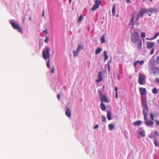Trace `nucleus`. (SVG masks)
<instances>
[{
  "instance_id": "nucleus-20",
  "label": "nucleus",
  "mask_w": 159,
  "mask_h": 159,
  "mask_svg": "<svg viewBox=\"0 0 159 159\" xmlns=\"http://www.w3.org/2000/svg\"><path fill=\"white\" fill-rule=\"evenodd\" d=\"M116 7L115 5V4L113 5L112 9V13L113 16L115 15Z\"/></svg>"
},
{
  "instance_id": "nucleus-16",
  "label": "nucleus",
  "mask_w": 159,
  "mask_h": 159,
  "mask_svg": "<svg viewBox=\"0 0 159 159\" xmlns=\"http://www.w3.org/2000/svg\"><path fill=\"white\" fill-rule=\"evenodd\" d=\"M66 115L68 117H69L71 116V111L69 109L67 108L65 112Z\"/></svg>"
},
{
  "instance_id": "nucleus-7",
  "label": "nucleus",
  "mask_w": 159,
  "mask_h": 159,
  "mask_svg": "<svg viewBox=\"0 0 159 159\" xmlns=\"http://www.w3.org/2000/svg\"><path fill=\"white\" fill-rule=\"evenodd\" d=\"M149 69L154 75H158L159 74V69L158 68L154 67L152 68H149Z\"/></svg>"
},
{
  "instance_id": "nucleus-39",
  "label": "nucleus",
  "mask_w": 159,
  "mask_h": 159,
  "mask_svg": "<svg viewBox=\"0 0 159 159\" xmlns=\"http://www.w3.org/2000/svg\"><path fill=\"white\" fill-rule=\"evenodd\" d=\"M55 71V67L54 66L53 67L52 69L51 73L52 74H53Z\"/></svg>"
},
{
  "instance_id": "nucleus-42",
  "label": "nucleus",
  "mask_w": 159,
  "mask_h": 159,
  "mask_svg": "<svg viewBox=\"0 0 159 159\" xmlns=\"http://www.w3.org/2000/svg\"><path fill=\"white\" fill-rule=\"evenodd\" d=\"M154 48H153L152 49V50L151 51V52H150L151 54L152 55L154 53Z\"/></svg>"
},
{
  "instance_id": "nucleus-36",
  "label": "nucleus",
  "mask_w": 159,
  "mask_h": 159,
  "mask_svg": "<svg viewBox=\"0 0 159 159\" xmlns=\"http://www.w3.org/2000/svg\"><path fill=\"white\" fill-rule=\"evenodd\" d=\"M50 61L49 60H48L46 62V65L48 68H50Z\"/></svg>"
},
{
  "instance_id": "nucleus-48",
  "label": "nucleus",
  "mask_w": 159,
  "mask_h": 159,
  "mask_svg": "<svg viewBox=\"0 0 159 159\" xmlns=\"http://www.w3.org/2000/svg\"><path fill=\"white\" fill-rule=\"evenodd\" d=\"M43 32L45 33L46 34H48V32L47 31V29H46V30H43Z\"/></svg>"
},
{
  "instance_id": "nucleus-49",
  "label": "nucleus",
  "mask_w": 159,
  "mask_h": 159,
  "mask_svg": "<svg viewBox=\"0 0 159 159\" xmlns=\"http://www.w3.org/2000/svg\"><path fill=\"white\" fill-rule=\"evenodd\" d=\"M156 123V124L158 125H159V121H158V120H156L155 121Z\"/></svg>"
},
{
  "instance_id": "nucleus-61",
  "label": "nucleus",
  "mask_w": 159,
  "mask_h": 159,
  "mask_svg": "<svg viewBox=\"0 0 159 159\" xmlns=\"http://www.w3.org/2000/svg\"><path fill=\"white\" fill-rule=\"evenodd\" d=\"M24 20H23V21H24Z\"/></svg>"
},
{
  "instance_id": "nucleus-45",
  "label": "nucleus",
  "mask_w": 159,
  "mask_h": 159,
  "mask_svg": "<svg viewBox=\"0 0 159 159\" xmlns=\"http://www.w3.org/2000/svg\"><path fill=\"white\" fill-rule=\"evenodd\" d=\"M57 99L59 100H60V96L59 94H58L57 96Z\"/></svg>"
},
{
  "instance_id": "nucleus-37",
  "label": "nucleus",
  "mask_w": 159,
  "mask_h": 159,
  "mask_svg": "<svg viewBox=\"0 0 159 159\" xmlns=\"http://www.w3.org/2000/svg\"><path fill=\"white\" fill-rule=\"evenodd\" d=\"M151 119L152 120H154V115L152 113L150 114Z\"/></svg>"
},
{
  "instance_id": "nucleus-33",
  "label": "nucleus",
  "mask_w": 159,
  "mask_h": 159,
  "mask_svg": "<svg viewBox=\"0 0 159 159\" xmlns=\"http://www.w3.org/2000/svg\"><path fill=\"white\" fill-rule=\"evenodd\" d=\"M152 92L153 94H156L158 93L157 89L156 88H154L152 89Z\"/></svg>"
},
{
  "instance_id": "nucleus-19",
  "label": "nucleus",
  "mask_w": 159,
  "mask_h": 159,
  "mask_svg": "<svg viewBox=\"0 0 159 159\" xmlns=\"http://www.w3.org/2000/svg\"><path fill=\"white\" fill-rule=\"evenodd\" d=\"M142 124V121L140 120L137 121L133 123V124L135 126H139Z\"/></svg>"
},
{
  "instance_id": "nucleus-6",
  "label": "nucleus",
  "mask_w": 159,
  "mask_h": 159,
  "mask_svg": "<svg viewBox=\"0 0 159 159\" xmlns=\"http://www.w3.org/2000/svg\"><path fill=\"white\" fill-rule=\"evenodd\" d=\"M98 95L100 96V100L101 102L107 103L109 102L107 98L106 95H102L101 93H99Z\"/></svg>"
},
{
  "instance_id": "nucleus-30",
  "label": "nucleus",
  "mask_w": 159,
  "mask_h": 159,
  "mask_svg": "<svg viewBox=\"0 0 159 159\" xmlns=\"http://www.w3.org/2000/svg\"><path fill=\"white\" fill-rule=\"evenodd\" d=\"M101 2L100 0H95V4L99 7V5L101 4Z\"/></svg>"
},
{
  "instance_id": "nucleus-43",
  "label": "nucleus",
  "mask_w": 159,
  "mask_h": 159,
  "mask_svg": "<svg viewBox=\"0 0 159 159\" xmlns=\"http://www.w3.org/2000/svg\"><path fill=\"white\" fill-rule=\"evenodd\" d=\"M156 61L157 63L159 64V56L157 57Z\"/></svg>"
},
{
  "instance_id": "nucleus-13",
  "label": "nucleus",
  "mask_w": 159,
  "mask_h": 159,
  "mask_svg": "<svg viewBox=\"0 0 159 159\" xmlns=\"http://www.w3.org/2000/svg\"><path fill=\"white\" fill-rule=\"evenodd\" d=\"M148 109H143V113L144 115V119L147 118L148 112Z\"/></svg>"
},
{
  "instance_id": "nucleus-4",
  "label": "nucleus",
  "mask_w": 159,
  "mask_h": 159,
  "mask_svg": "<svg viewBox=\"0 0 159 159\" xmlns=\"http://www.w3.org/2000/svg\"><path fill=\"white\" fill-rule=\"evenodd\" d=\"M147 13L146 9L143 8H140L137 16L136 21L138 20L140 18H143V15Z\"/></svg>"
},
{
  "instance_id": "nucleus-38",
  "label": "nucleus",
  "mask_w": 159,
  "mask_h": 159,
  "mask_svg": "<svg viewBox=\"0 0 159 159\" xmlns=\"http://www.w3.org/2000/svg\"><path fill=\"white\" fill-rule=\"evenodd\" d=\"M102 121L105 122L106 121V117L104 116H102Z\"/></svg>"
},
{
  "instance_id": "nucleus-52",
  "label": "nucleus",
  "mask_w": 159,
  "mask_h": 159,
  "mask_svg": "<svg viewBox=\"0 0 159 159\" xmlns=\"http://www.w3.org/2000/svg\"><path fill=\"white\" fill-rule=\"evenodd\" d=\"M130 0H127L126 2L127 3H129V2H130Z\"/></svg>"
},
{
  "instance_id": "nucleus-59",
  "label": "nucleus",
  "mask_w": 159,
  "mask_h": 159,
  "mask_svg": "<svg viewBox=\"0 0 159 159\" xmlns=\"http://www.w3.org/2000/svg\"><path fill=\"white\" fill-rule=\"evenodd\" d=\"M144 1H145V0H143V2H144Z\"/></svg>"
},
{
  "instance_id": "nucleus-9",
  "label": "nucleus",
  "mask_w": 159,
  "mask_h": 159,
  "mask_svg": "<svg viewBox=\"0 0 159 159\" xmlns=\"http://www.w3.org/2000/svg\"><path fill=\"white\" fill-rule=\"evenodd\" d=\"M145 121V123L146 125L147 126H152L154 124V122L152 120H148V118L146 119H144Z\"/></svg>"
},
{
  "instance_id": "nucleus-47",
  "label": "nucleus",
  "mask_w": 159,
  "mask_h": 159,
  "mask_svg": "<svg viewBox=\"0 0 159 159\" xmlns=\"http://www.w3.org/2000/svg\"><path fill=\"white\" fill-rule=\"evenodd\" d=\"M98 125H97L94 127V129H98Z\"/></svg>"
},
{
  "instance_id": "nucleus-14",
  "label": "nucleus",
  "mask_w": 159,
  "mask_h": 159,
  "mask_svg": "<svg viewBox=\"0 0 159 159\" xmlns=\"http://www.w3.org/2000/svg\"><path fill=\"white\" fill-rule=\"evenodd\" d=\"M98 79L96 81L97 83H99L103 79L102 76V73L101 72H99L98 73Z\"/></svg>"
},
{
  "instance_id": "nucleus-32",
  "label": "nucleus",
  "mask_w": 159,
  "mask_h": 159,
  "mask_svg": "<svg viewBox=\"0 0 159 159\" xmlns=\"http://www.w3.org/2000/svg\"><path fill=\"white\" fill-rule=\"evenodd\" d=\"M109 129L110 130H113L114 129V125L112 124H110L108 125Z\"/></svg>"
},
{
  "instance_id": "nucleus-15",
  "label": "nucleus",
  "mask_w": 159,
  "mask_h": 159,
  "mask_svg": "<svg viewBox=\"0 0 159 159\" xmlns=\"http://www.w3.org/2000/svg\"><path fill=\"white\" fill-rule=\"evenodd\" d=\"M144 62L143 60H141V61H137L134 62V67H136L137 64H139L140 65H143Z\"/></svg>"
},
{
  "instance_id": "nucleus-2",
  "label": "nucleus",
  "mask_w": 159,
  "mask_h": 159,
  "mask_svg": "<svg viewBox=\"0 0 159 159\" xmlns=\"http://www.w3.org/2000/svg\"><path fill=\"white\" fill-rule=\"evenodd\" d=\"M131 39L132 42L133 43L140 39H139L138 33L136 32H134L132 33L131 36Z\"/></svg>"
},
{
  "instance_id": "nucleus-10",
  "label": "nucleus",
  "mask_w": 159,
  "mask_h": 159,
  "mask_svg": "<svg viewBox=\"0 0 159 159\" xmlns=\"http://www.w3.org/2000/svg\"><path fill=\"white\" fill-rule=\"evenodd\" d=\"M147 13L150 12L151 13H155L157 12L158 9L155 8H150L149 9H146Z\"/></svg>"
},
{
  "instance_id": "nucleus-18",
  "label": "nucleus",
  "mask_w": 159,
  "mask_h": 159,
  "mask_svg": "<svg viewBox=\"0 0 159 159\" xmlns=\"http://www.w3.org/2000/svg\"><path fill=\"white\" fill-rule=\"evenodd\" d=\"M84 48V45L82 44L78 45L77 50L79 52L80 50H83Z\"/></svg>"
},
{
  "instance_id": "nucleus-31",
  "label": "nucleus",
  "mask_w": 159,
  "mask_h": 159,
  "mask_svg": "<svg viewBox=\"0 0 159 159\" xmlns=\"http://www.w3.org/2000/svg\"><path fill=\"white\" fill-rule=\"evenodd\" d=\"M138 134L140 136L142 137H144L145 136V134L144 132L139 131Z\"/></svg>"
},
{
  "instance_id": "nucleus-27",
  "label": "nucleus",
  "mask_w": 159,
  "mask_h": 159,
  "mask_svg": "<svg viewBox=\"0 0 159 159\" xmlns=\"http://www.w3.org/2000/svg\"><path fill=\"white\" fill-rule=\"evenodd\" d=\"M104 60L106 61V60L108 59V57L107 54V52L106 51H104Z\"/></svg>"
},
{
  "instance_id": "nucleus-8",
  "label": "nucleus",
  "mask_w": 159,
  "mask_h": 159,
  "mask_svg": "<svg viewBox=\"0 0 159 159\" xmlns=\"http://www.w3.org/2000/svg\"><path fill=\"white\" fill-rule=\"evenodd\" d=\"M134 43H135V46L138 49L140 50L141 49L142 45V42L141 39L138 40Z\"/></svg>"
},
{
  "instance_id": "nucleus-24",
  "label": "nucleus",
  "mask_w": 159,
  "mask_h": 159,
  "mask_svg": "<svg viewBox=\"0 0 159 159\" xmlns=\"http://www.w3.org/2000/svg\"><path fill=\"white\" fill-rule=\"evenodd\" d=\"M134 14H132V18L130 20V22L131 24L132 25V26H133L134 25Z\"/></svg>"
},
{
  "instance_id": "nucleus-29",
  "label": "nucleus",
  "mask_w": 159,
  "mask_h": 159,
  "mask_svg": "<svg viewBox=\"0 0 159 159\" xmlns=\"http://www.w3.org/2000/svg\"><path fill=\"white\" fill-rule=\"evenodd\" d=\"M102 51V49L100 48H97L95 51V54H98L100 53Z\"/></svg>"
},
{
  "instance_id": "nucleus-12",
  "label": "nucleus",
  "mask_w": 159,
  "mask_h": 159,
  "mask_svg": "<svg viewBox=\"0 0 159 159\" xmlns=\"http://www.w3.org/2000/svg\"><path fill=\"white\" fill-rule=\"evenodd\" d=\"M154 42H148L147 45V47L148 49H150L152 48L155 45Z\"/></svg>"
},
{
  "instance_id": "nucleus-5",
  "label": "nucleus",
  "mask_w": 159,
  "mask_h": 159,
  "mask_svg": "<svg viewBox=\"0 0 159 159\" xmlns=\"http://www.w3.org/2000/svg\"><path fill=\"white\" fill-rule=\"evenodd\" d=\"M10 22L12 26L14 29L17 30L19 32L21 33H23V31L22 28L20 27L16 23L14 22H12L11 21H10Z\"/></svg>"
},
{
  "instance_id": "nucleus-34",
  "label": "nucleus",
  "mask_w": 159,
  "mask_h": 159,
  "mask_svg": "<svg viewBox=\"0 0 159 159\" xmlns=\"http://www.w3.org/2000/svg\"><path fill=\"white\" fill-rule=\"evenodd\" d=\"M154 142L155 146L157 147H158L159 146V143L156 140H154Z\"/></svg>"
},
{
  "instance_id": "nucleus-54",
  "label": "nucleus",
  "mask_w": 159,
  "mask_h": 159,
  "mask_svg": "<svg viewBox=\"0 0 159 159\" xmlns=\"http://www.w3.org/2000/svg\"><path fill=\"white\" fill-rule=\"evenodd\" d=\"M157 43L159 44V39L157 40Z\"/></svg>"
},
{
  "instance_id": "nucleus-26",
  "label": "nucleus",
  "mask_w": 159,
  "mask_h": 159,
  "mask_svg": "<svg viewBox=\"0 0 159 159\" xmlns=\"http://www.w3.org/2000/svg\"><path fill=\"white\" fill-rule=\"evenodd\" d=\"M107 119L108 120H111V113L110 112L108 111L107 112Z\"/></svg>"
},
{
  "instance_id": "nucleus-56",
  "label": "nucleus",
  "mask_w": 159,
  "mask_h": 159,
  "mask_svg": "<svg viewBox=\"0 0 159 159\" xmlns=\"http://www.w3.org/2000/svg\"><path fill=\"white\" fill-rule=\"evenodd\" d=\"M71 1V0H69V2L70 3Z\"/></svg>"
},
{
  "instance_id": "nucleus-17",
  "label": "nucleus",
  "mask_w": 159,
  "mask_h": 159,
  "mask_svg": "<svg viewBox=\"0 0 159 159\" xmlns=\"http://www.w3.org/2000/svg\"><path fill=\"white\" fill-rule=\"evenodd\" d=\"M142 105L143 109H148V106L146 101H143L142 102Z\"/></svg>"
},
{
  "instance_id": "nucleus-40",
  "label": "nucleus",
  "mask_w": 159,
  "mask_h": 159,
  "mask_svg": "<svg viewBox=\"0 0 159 159\" xmlns=\"http://www.w3.org/2000/svg\"><path fill=\"white\" fill-rule=\"evenodd\" d=\"M146 36L145 33L144 32L142 33L141 34V37L143 38H145Z\"/></svg>"
},
{
  "instance_id": "nucleus-53",
  "label": "nucleus",
  "mask_w": 159,
  "mask_h": 159,
  "mask_svg": "<svg viewBox=\"0 0 159 159\" xmlns=\"http://www.w3.org/2000/svg\"><path fill=\"white\" fill-rule=\"evenodd\" d=\"M29 19L30 21H31V18L30 17H29Z\"/></svg>"
},
{
  "instance_id": "nucleus-28",
  "label": "nucleus",
  "mask_w": 159,
  "mask_h": 159,
  "mask_svg": "<svg viewBox=\"0 0 159 159\" xmlns=\"http://www.w3.org/2000/svg\"><path fill=\"white\" fill-rule=\"evenodd\" d=\"M99 7L96 5H94L93 7L91 8V10L92 11H94L96 9L99 8Z\"/></svg>"
},
{
  "instance_id": "nucleus-21",
  "label": "nucleus",
  "mask_w": 159,
  "mask_h": 159,
  "mask_svg": "<svg viewBox=\"0 0 159 159\" xmlns=\"http://www.w3.org/2000/svg\"><path fill=\"white\" fill-rule=\"evenodd\" d=\"M100 108L101 110L103 111H104L106 110V107L105 105L102 103H101L100 104Z\"/></svg>"
},
{
  "instance_id": "nucleus-58",
  "label": "nucleus",
  "mask_w": 159,
  "mask_h": 159,
  "mask_svg": "<svg viewBox=\"0 0 159 159\" xmlns=\"http://www.w3.org/2000/svg\"><path fill=\"white\" fill-rule=\"evenodd\" d=\"M150 1L151 2H152V0H150Z\"/></svg>"
},
{
  "instance_id": "nucleus-46",
  "label": "nucleus",
  "mask_w": 159,
  "mask_h": 159,
  "mask_svg": "<svg viewBox=\"0 0 159 159\" xmlns=\"http://www.w3.org/2000/svg\"><path fill=\"white\" fill-rule=\"evenodd\" d=\"M115 91H116V93H117V91H118V89L117 88V87H116L115 88Z\"/></svg>"
},
{
  "instance_id": "nucleus-51",
  "label": "nucleus",
  "mask_w": 159,
  "mask_h": 159,
  "mask_svg": "<svg viewBox=\"0 0 159 159\" xmlns=\"http://www.w3.org/2000/svg\"><path fill=\"white\" fill-rule=\"evenodd\" d=\"M118 93H116V96H115V97H116V98H118Z\"/></svg>"
},
{
  "instance_id": "nucleus-23",
  "label": "nucleus",
  "mask_w": 159,
  "mask_h": 159,
  "mask_svg": "<svg viewBox=\"0 0 159 159\" xmlns=\"http://www.w3.org/2000/svg\"><path fill=\"white\" fill-rule=\"evenodd\" d=\"M100 40L101 41V43H105V42L104 34H102V35L101 36Z\"/></svg>"
},
{
  "instance_id": "nucleus-60",
  "label": "nucleus",
  "mask_w": 159,
  "mask_h": 159,
  "mask_svg": "<svg viewBox=\"0 0 159 159\" xmlns=\"http://www.w3.org/2000/svg\"><path fill=\"white\" fill-rule=\"evenodd\" d=\"M108 69H109V70H110V68H109V67H108Z\"/></svg>"
},
{
  "instance_id": "nucleus-25",
  "label": "nucleus",
  "mask_w": 159,
  "mask_h": 159,
  "mask_svg": "<svg viewBox=\"0 0 159 159\" xmlns=\"http://www.w3.org/2000/svg\"><path fill=\"white\" fill-rule=\"evenodd\" d=\"M158 35V33L157 32L155 34L154 37L153 38H146V39L147 40H152L154 39H155L157 37V36Z\"/></svg>"
},
{
  "instance_id": "nucleus-55",
  "label": "nucleus",
  "mask_w": 159,
  "mask_h": 159,
  "mask_svg": "<svg viewBox=\"0 0 159 159\" xmlns=\"http://www.w3.org/2000/svg\"><path fill=\"white\" fill-rule=\"evenodd\" d=\"M155 134H157L158 133H157V131H155Z\"/></svg>"
},
{
  "instance_id": "nucleus-22",
  "label": "nucleus",
  "mask_w": 159,
  "mask_h": 159,
  "mask_svg": "<svg viewBox=\"0 0 159 159\" xmlns=\"http://www.w3.org/2000/svg\"><path fill=\"white\" fill-rule=\"evenodd\" d=\"M80 52L77 50H76L75 51H73V57H77L78 55V53H79Z\"/></svg>"
},
{
  "instance_id": "nucleus-50",
  "label": "nucleus",
  "mask_w": 159,
  "mask_h": 159,
  "mask_svg": "<svg viewBox=\"0 0 159 159\" xmlns=\"http://www.w3.org/2000/svg\"><path fill=\"white\" fill-rule=\"evenodd\" d=\"M44 13H45V11H44V10H43V14H42V17H43V16L44 15Z\"/></svg>"
},
{
  "instance_id": "nucleus-44",
  "label": "nucleus",
  "mask_w": 159,
  "mask_h": 159,
  "mask_svg": "<svg viewBox=\"0 0 159 159\" xmlns=\"http://www.w3.org/2000/svg\"><path fill=\"white\" fill-rule=\"evenodd\" d=\"M155 81L157 83H159V78H156L155 79Z\"/></svg>"
},
{
  "instance_id": "nucleus-11",
  "label": "nucleus",
  "mask_w": 159,
  "mask_h": 159,
  "mask_svg": "<svg viewBox=\"0 0 159 159\" xmlns=\"http://www.w3.org/2000/svg\"><path fill=\"white\" fill-rule=\"evenodd\" d=\"M139 90L141 95H144L146 94L147 91L145 88L141 87L139 88Z\"/></svg>"
},
{
  "instance_id": "nucleus-41",
  "label": "nucleus",
  "mask_w": 159,
  "mask_h": 159,
  "mask_svg": "<svg viewBox=\"0 0 159 159\" xmlns=\"http://www.w3.org/2000/svg\"><path fill=\"white\" fill-rule=\"evenodd\" d=\"M46 39L44 40V41L46 43H48V41L49 40V38L46 36Z\"/></svg>"
},
{
  "instance_id": "nucleus-3",
  "label": "nucleus",
  "mask_w": 159,
  "mask_h": 159,
  "mask_svg": "<svg viewBox=\"0 0 159 159\" xmlns=\"http://www.w3.org/2000/svg\"><path fill=\"white\" fill-rule=\"evenodd\" d=\"M139 78L138 80V83L140 85H143L145 84V77L144 75L139 73Z\"/></svg>"
},
{
  "instance_id": "nucleus-1",
  "label": "nucleus",
  "mask_w": 159,
  "mask_h": 159,
  "mask_svg": "<svg viewBox=\"0 0 159 159\" xmlns=\"http://www.w3.org/2000/svg\"><path fill=\"white\" fill-rule=\"evenodd\" d=\"M50 49L48 47H46L45 50H43L42 52V56L43 58L45 60L49 59L50 57Z\"/></svg>"
},
{
  "instance_id": "nucleus-35",
  "label": "nucleus",
  "mask_w": 159,
  "mask_h": 159,
  "mask_svg": "<svg viewBox=\"0 0 159 159\" xmlns=\"http://www.w3.org/2000/svg\"><path fill=\"white\" fill-rule=\"evenodd\" d=\"M83 19V16L82 15H80L78 20V22H79L80 21H81Z\"/></svg>"
},
{
  "instance_id": "nucleus-57",
  "label": "nucleus",
  "mask_w": 159,
  "mask_h": 159,
  "mask_svg": "<svg viewBox=\"0 0 159 159\" xmlns=\"http://www.w3.org/2000/svg\"><path fill=\"white\" fill-rule=\"evenodd\" d=\"M116 16L117 17H118V14H117L116 15Z\"/></svg>"
}]
</instances>
